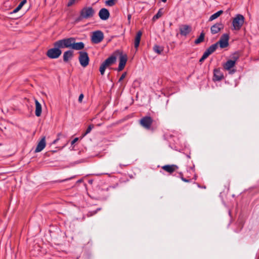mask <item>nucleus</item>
I'll use <instances>...</instances> for the list:
<instances>
[{
  "label": "nucleus",
  "mask_w": 259,
  "mask_h": 259,
  "mask_svg": "<svg viewBox=\"0 0 259 259\" xmlns=\"http://www.w3.org/2000/svg\"><path fill=\"white\" fill-rule=\"evenodd\" d=\"M54 48L49 49L46 53L47 56L50 59L58 58L62 54L60 49L65 48L63 39L55 41L54 43Z\"/></svg>",
  "instance_id": "nucleus-1"
},
{
  "label": "nucleus",
  "mask_w": 259,
  "mask_h": 259,
  "mask_svg": "<svg viewBox=\"0 0 259 259\" xmlns=\"http://www.w3.org/2000/svg\"><path fill=\"white\" fill-rule=\"evenodd\" d=\"M63 40L65 48H71L75 50H81L84 48L83 42H75V39L74 37L64 38Z\"/></svg>",
  "instance_id": "nucleus-2"
},
{
  "label": "nucleus",
  "mask_w": 259,
  "mask_h": 259,
  "mask_svg": "<svg viewBox=\"0 0 259 259\" xmlns=\"http://www.w3.org/2000/svg\"><path fill=\"white\" fill-rule=\"evenodd\" d=\"M95 10L91 7H84L80 12L78 20L87 19L93 17L95 14Z\"/></svg>",
  "instance_id": "nucleus-3"
},
{
  "label": "nucleus",
  "mask_w": 259,
  "mask_h": 259,
  "mask_svg": "<svg viewBox=\"0 0 259 259\" xmlns=\"http://www.w3.org/2000/svg\"><path fill=\"white\" fill-rule=\"evenodd\" d=\"M116 58L114 56H111L106 59L101 65L100 67V72L101 75H104L106 68L113 65L116 62Z\"/></svg>",
  "instance_id": "nucleus-4"
},
{
  "label": "nucleus",
  "mask_w": 259,
  "mask_h": 259,
  "mask_svg": "<svg viewBox=\"0 0 259 259\" xmlns=\"http://www.w3.org/2000/svg\"><path fill=\"white\" fill-rule=\"evenodd\" d=\"M244 22V17L241 14H237L232 21L233 30H239Z\"/></svg>",
  "instance_id": "nucleus-5"
},
{
  "label": "nucleus",
  "mask_w": 259,
  "mask_h": 259,
  "mask_svg": "<svg viewBox=\"0 0 259 259\" xmlns=\"http://www.w3.org/2000/svg\"><path fill=\"white\" fill-rule=\"evenodd\" d=\"M153 119L149 116H145L142 117L139 121L140 125L146 130L151 128Z\"/></svg>",
  "instance_id": "nucleus-6"
},
{
  "label": "nucleus",
  "mask_w": 259,
  "mask_h": 259,
  "mask_svg": "<svg viewBox=\"0 0 259 259\" xmlns=\"http://www.w3.org/2000/svg\"><path fill=\"white\" fill-rule=\"evenodd\" d=\"M78 60L82 67H85L89 65L90 59L86 52L80 51L79 52Z\"/></svg>",
  "instance_id": "nucleus-7"
},
{
  "label": "nucleus",
  "mask_w": 259,
  "mask_h": 259,
  "mask_svg": "<svg viewBox=\"0 0 259 259\" xmlns=\"http://www.w3.org/2000/svg\"><path fill=\"white\" fill-rule=\"evenodd\" d=\"M218 47V43L210 46L206 51L204 52L202 56L199 60V62L202 63L206 59L210 54L213 53L217 49Z\"/></svg>",
  "instance_id": "nucleus-8"
},
{
  "label": "nucleus",
  "mask_w": 259,
  "mask_h": 259,
  "mask_svg": "<svg viewBox=\"0 0 259 259\" xmlns=\"http://www.w3.org/2000/svg\"><path fill=\"white\" fill-rule=\"evenodd\" d=\"M104 39V34L100 30L95 31L93 32L91 40L94 44H99Z\"/></svg>",
  "instance_id": "nucleus-9"
},
{
  "label": "nucleus",
  "mask_w": 259,
  "mask_h": 259,
  "mask_svg": "<svg viewBox=\"0 0 259 259\" xmlns=\"http://www.w3.org/2000/svg\"><path fill=\"white\" fill-rule=\"evenodd\" d=\"M234 60H229L226 62V63L224 65V68L227 70H230V73H233L235 72V70H231V69L235 65L236 61L238 58V56L237 55H235L233 57Z\"/></svg>",
  "instance_id": "nucleus-10"
},
{
  "label": "nucleus",
  "mask_w": 259,
  "mask_h": 259,
  "mask_svg": "<svg viewBox=\"0 0 259 259\" xmlns=\"http://www.w3.org/2000/svg\"><path fill=\"white\" fill-rule=\"evenodd\" d=\"M229 38V34L225 33L222 35L220 40L217 42L221 48H225L229 45L228 40Z\"/></svg>",
  "instance_id": "nucleus-11"
},
{
  "label": "nucleus",
  "mask_w": 259,
  "mask_h": 259,
  "mask_svg": "<svg viewBox=\"0 0 259 259\" xmlns=\"http://www.w3.org/2000/svg\"><path fill=\"white\" fill-rule=\"evenodd\" d=\"M127 62V56L126 55H121L119 57V63L117 69L118 71H121L123 69Z\"/></svg>",
  "instance_id": "nucleus-12"
},
{
  "label": "nucleus",
  "mask_w": 259,
  "mask_h": 259,
  "mask_svg": "<svg viewBox=\"0 0 259 259\" xmlns=\"http://www.w3.org/2000/svg\"><path fill=\"white\" fill-rule=\"evenodd\" d=\"M99 16L101 20H106L109 18L110 13L107 9L102 8L99 11Z\"/></svg>",
  "instance_id": "nucleus-13"
},
{
  "label": "nucleus",
  "mask_w": 259,
  "mask_h": 259,
  "mask_svg": "<svg viewBox=\"0 0 259 259\" xmlns=\"http://www.w3.org/2000/svg\"><path fill=\"white\" fill-rule=\"evenodd\" d=\"M224 78L223 73L220 68H215L213 70V80L220 81Z\"/></svg>",
  "instance_id": "nucleus-14"
},
{
  "label": "nucleus",
  "mask_w": 259,
  "mask_h": 259,
  "mask_svg": "<svg viewBox=\"0 0 259 259\" xmlns=\"http://www.w3.org/2000/svg\"><path fill=\"white\" fill-rule=\"evenodd\" d=\"M223 28L224 25L222 23H217L211 27L210 31L212 34H214L218 33Z\"/></svg>",
  "instance_id": "nucleus-15"
},
{
  "label": "nucleus",
  "mask_w": 259,
  "mask_h": 259,
  "mask_svg": "<svg viewBox=\"0 0 259 259\" xmlns=\"http://www.w3.org/2000/svg\"><path fill=\"white\" fill-rule=\"evenodd\" d=\"M46 137H44L41 138L40 141L38 142L36 148L35 150V152H39L41 151L46 147Z\"/></svg>",
  "instance_id": "nucleus-16"
},
{
  "label": "nucleus",
  "mask_w": 259,
  "mask_h": 259,
  "mask_svg": "<svg viewBox=\"0 0 259 259\" xmlns=\"http://www.w3.org/2000/svg\"><path fill=\"white\" fill-rule=\"evenodd\" d=\"M180 30L182 35L186 36L190 32L191 28L188 25H183L180 27Z\"/></svg>",
  "instance_id": "nucleus-17"
},
{
  "label": "nucleus",
  "mask_w": 259,
  "mask_h": 259,
  "mask_svg": "<svg viewBox=\"0 0 259 259\" xmlns=\"http://www.w3.org/2000/svg\"><path fill=\"white\" fill-rule=\"evenodd\" d=\"M162 169L165 170V171L169 173L172 174L173 172H174L175 170H176L178 167L176 165H165L163 166H162Z\"/></svg>",
  "instance_id": "nucleus-18"
},
{
  "label": "nucleus",
  "mask_w": 259,
  "mask_h": 259,
  "mask_svg": "<svg viewBox=\"0 0 259 259\" xmlns=\"http://www.w3.org/2000/svg\"><path fill=\"white\" fill-rule=\"evenodd\" d=\"M73 56V52L71 50H68L65 52L63 54V61L65 62H67L69 60L71 59Z\"/></svg>",
  "instance_id": "nucleus-19"
},
{
  "label": "nucleus",
  "mask_w": 259,
  "mask_h": 259,
  "mask_svg": "<svg viewBox=\"0 0 259 259\" xmlns=\"http://www.w3.org/2000/svg\"><path fill=\"white\" fill-rule=\"evenodd\" d=\"M35 114L37 117H39L41 114V105L39 103V102L37 101V100H35Z\"/></svg>",
  "instance_id": "nucleus-20"
},
{
  "label": "nucleus",
  "mask_w": 259,
  "mask_h": 259,
  "mask_svg": "<svg viewBox=\"0 0 259 259\" xmlns=\"http://www.w3.org/2000/svg\"><path fill=\"white\" fill-rule=\"evenodd\" d=\"M142 35V32L141 31H139L136 34L135 39V43L134 46L137 49L140 45L141 36Z\"/></svg>",
  "instance_id": "nucleus-21"
},
{
  "label": "nucleus",
  "mask_w": 259,
  "mask_h": 259,
  "mask_svg": "<svg viewBox=\"0 0 259 259\" xmlns=\"http://www.w3.org/2000/svg\"><path fill=\"white\" fill-rule=\"evenodd\" d=\"M223 13V11L222 10H220L217 13L212 14L209 18V21H212L217 18H218L221 14Z\"/></svg>",
  "instance_id": "nucleus-22"
},
{
  "label": "nucleus",
  "mask_w": 259,
  "mask_h": 259,
  "mask_svg": "<svg viewBox=\"0 0 259 259\" xmlns=\"http://www.w3.org/2000/svg\"><path fill=\"white\" fill-rule=\"evenodd\" d=\"M27 2L26 0H23L19 5L13 10L12 13L18 12Z\"/></svg>",
  "instance_id": "nucleus-23"
},
{
  "label": "nucleus",
  "mask_w": 259,
  "mask_h": 259,
  "mask_svg": "<svg viewBox=\"0 0 259 259\" xmlns=\"http://www.w3.org/2000/svg\"><path fill=\"white\" fill-rule=\"evenodd\" d=\"M205 34L204 32H201L199 37L195 39L194 42L195 44H199L204 41Z\"/></svg>",
  "instance_id": "nucleus-24"
},
{
  "label": "nucleus",
  "mask_w": 259,
  "mask_h": 259,
  "mask_svg": "<svg viewBox=\"0 0 259 259\" xmlns=\"http://www.w3.org/2000/svg\"><path fill=\"white\" fill-rule=\"evenodd\" d=\"M153 50L155 52L157 53L158 54H160L163 50V49L162 47H159V46L155 45L153 47Z\"/></svg>",
  "instance_id": "nucleus-25"
},
{
  "label": "nucleus",
  "mask_w": 259,
  "mask_h": 259,
  "mask_svg": "<svg viewBox=\"0 0 259 259\" xmlns=\"http://www.w3.org/2000/svg\"><path fill=\"white\" fill-rule=\"evenodd\" d=\"M101 209V208H98L96 210L94 211H89L87 214V217H91L92 216H93L94 215L96 214L99 211H100Z\"/></svg>",
  "instance_id": "nucleus-26"
},
{
  "label": "nucleus",
  "mask_w": 259,
  "mask_h": 259,
  "mask_svg": "<svg viewBox=\"0 0 259 259\" xmlns=\"http://www.w3.org/2000/svg\"><path fill=\"white\" fill-rule=\"evenodd\" d=\"M163 13L162 12V9H159L158 12L157 13V14L154 16L153 19V20H156L159 18L160 17L162 16Z\"/></svg>",
  "instance_id": "nucleus-27"
},
{
  "label": "nucleus",
  "mask_w": 259,
  "mask_h": 259,
  "mask_svg": "<svg viewBox=\"0 0 259 259\" xmlns=\"http://www.w3.org/2000/svg\"><path fill=\"white\" fill-rule=\"evenodd\" d=\"M94 128V125L93 124H90L88 127L87 128L85 133L83 134V136H85L88 134L90 133L91 131V130Z\"/></svg>",
  "instance_id": "nucleus-28"
},
{
  "label": "nucleus",
  "mask_w": 259,
  "mask_h": 259,
  "mask_svg": "<svg viewBox=\"0 0 259 259\" xmlns=\"http://www.w3.org/2000/svg\"><path fill=\"white\" fill-rule=\"evenodd\" d=\"M115 0H107L105 3L108 6H113L115 4Z\"/></svg>",
  "instance_id": "nucleus-29"
},
{
  "label": "nucleus",
  "mask_w": 259,
  "mask_h": 259,
  "mask_svg": "<svg viewBox=\"0 0 259 259\" xmlns=\"http://www.w3.org/2000/svg\"><path fill=\"white\" fill-rule=\"evenodd\" d=\"M126 75V72H125L123 73H122V74L121 75L120 77L119 78L118 81L119 82L121 81L125 77Z\"/></svg>",
  "instance_id": "nucleus-30"
},
{
  "label": "nucleus",
  "mask_w": 259,
  "mask_h": 259,
  "mask_svg": "<svg viewBox=\"0 0 259 259\" xmlns=\"http://www.w3.org/2000/svg\"><path fill=\"white\" fill-rule=\"evenodd\" d=\"M83 97H84V95L83 94H81L79 96V98H78V102L79 103H81L82 101V99L83 98Z\"/></svg>",
  "instance_id": "nucleus-31"
},
{
  "label": "nucleus",
  "mask_w": 259,
  "mask_h": 259,
  "mask_svg": "<svg viewBox=\"0 0 259 259\" xmlns=\"http://www.w3.org/2000/svg\"><path fill=\"white\" fill-rule=\"evenodd\" d=\"M61 133H59L58 134V135H57L58 136V138H57L56 140H55L53 142V143H52L53 144H55L59 140V136H61Z\"/></svg>",
  "instance_id": "nucleus-32"
},
{
  "label": "nucleus",
  "mask_w": 259,
  "mask_h": 259,
  "mask_svg": "<svg viewBox=\"0 0 259 259\" xmlns=\"http://www.w3.org/2000/svg\"><path fill=\"white\" fill-rule=\"evenodd\" d=\"M75 0H69V2L68 3L67 6L68 7H70L72 6L74 3Z\"/></svg>",
  "instance_id": "nucleus-33"
},
{
  "label": "nucleus",
  "mask_w": 259,
  "mask_h": 259,
  "mask_svg": "<svg viewBox=\"0 0 259 259\" xmlns=\"http://www.w3.org/2000/svg\"><path fill=\"white\" fill-rule=\"evenodd\" d=\"M181 180L185 182H190V180L186 179L184 178V177H183L182 176L181 177Z\"/></svg>",
  "instance_id": "nucleus-34"
},
{
  "label": "nucleus",
  "mask_w": 259,
  "mask_h": 259,
  "mask_svg": "<svg viewBox=\"0 0 259 259\" xmlns=\"http://www.w3.org/2000/svg\"><path fill=\"white\" fill-rule=\"evenodd\" d=\"M78 139L77 138H75L73 140L71 141V145H73L75 142L78 141Z\"/></svg>",
  "instance_id": "nucleus-35"
},
{
  "label": "nucleus",
  "mask_w": 259,
  "mask_h": 259,
  "mask_svg": "<svg viewBox=\"0 0 259 259\" xmlns=\"http://www.w3.org/2000/svg\"><path fill=\"white\" fill-rule=\"evenodd\" d=\"M161 1H162V2H163L165 3V2H166V1H167V0H161Z\"/></svg>",
  "instance_id": "nucleus-36"
},
{
  "label": "nucleus",
  "mask_w": 259,
  "mask_h": 259,
  "mask_svg": "<svg viewBox=\"0 0 259 259\" xmlns=\"http://www.w3.org/2000/svg\"><path fill=\"white\" fill-rule=\"evenodd\" d=\"M130 18H131V16H130V15H128V19H130Z\"/></svg>",
  "instance_id": "nucleus-37"
}]
</instances>
